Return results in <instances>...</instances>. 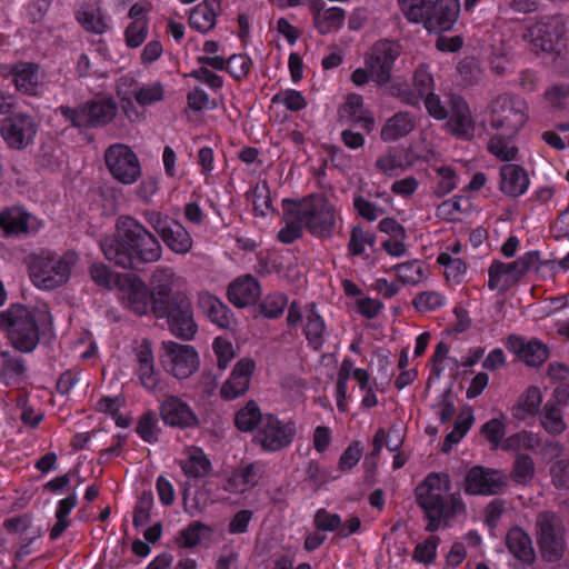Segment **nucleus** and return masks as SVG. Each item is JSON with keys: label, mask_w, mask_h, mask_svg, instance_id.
I'll use <instances>...</instances> for the list:
<instances>
[{"label": "nucleus", "mask_w": 569, "mask_h": 569, "mask_svg": "<svg viewBox=\"0 0 569 569\" xmlns=\"http://www.w3.org/2000/svg\"><path fill=\"white\" fill-rule=\"evenodd\" d=\"M100 249L106 259L130 270H140L162 257L158 238L130 216L118 218L114 233L100 241Z\"/></svg>", "instance_id": "1"}, {"label": "nucleus", "mask_w": 569, "mask_h": 569, "mask_svg": "<svg viewBox=\"0 0 569 569\" xmlns=\"http://www.w3.org/2000/svg\"><path fill=\"white\" fill-rule=\"evenodd\" d=\"M451 481L447 473H429L416 488L418 505L427 520L426 530L437 531L457 515L466 512L460 493H449Z\"/></svg>", "instance_id": "2"}, {"label": "nucleus", "mask_w": 569, "mask_h": 569, "mask_svg": "<svg viewBox=\"0 0 569 569\" xmlns=\"http://www.w3.org/2000/svg\"><path fill=\"white\" fill-rule=\"evenodd\" d=\"M282 210L301 220L315 238L329 239L336 232L338 212L325 193L312 192L300 199L284 198Z\"/></svg>", "instance_id": "3"}, {"label": "nucleus", "mask_w": 569, "mask_h": 569, "mask_svg": "<svg viewBox=\"0 0 569 569\" xmlns=\"http://www.w3.org/2000/svg\"><path fill=\"white\" fill-rule=\"evenodd\" d=\"M79 260L74 250H67L58 254L50 250H42L30 256L29 276L31 282L40 290L51 291L64 286Z\"/></svg>", "instance_id": "4"}, {"label": "nucleus", "mask_w": 569, "mask_h": 569, "mask_svg": "<svg viewBox=\"0 0 569 569\" xmlns=\"http://www.w3.org/2000/svg\"><path fill=\"white\" fill-rule=\"evenodd\" d=\"M0 329L14 349L32 352L39 345L40 330L34 313L23 305H11L0 312Z\"/></svg>", "instance_id": "5"}, {"label": "nucleus", "mask_w": 569, "mask_h": 569, "mask_svg": "<svg viewBox=\"0 0 569 569\" xmlns=\"http://www.w3.org/2000/svg\"><path fill=\"white\" fill-rule=\"evenodd\" d=\"M537 543L541 558L548 563L560 561L567 549L566 528L553 511H541L536 519Z\"/></svg>", "instance_id": "6"}, {"label": "nucleus", "mask_w": 569, "mask_h": 569, "mask_svg": "<svg viewBox=\"0 0 569 569\" xmlns=\"http://www.w3.org/2000/svg\"><path fill=\"white\" fill-rule=\"evenodd\" d=\"M366 68H357L351 73V82L363 87L370 80L381 87L391 80V40L377 41L365 58Z\"/></svg>", "instance_id": "7"}, {"label": "nucleus", "mask_w": 569, "mask_h": 569, "mask_svg": "<svg viewBox=\"0 0 569 569\" xmlns=\"http://www.w3.org/2000/svg\"><path fill=\"white\" fill-rule=\"evenodd\" d=\"M490 112V127L509 134H518L527 121L525 100L510 93L498 96L491 102Z\"/></svg>", "instance_id": "8"}, {"label": "nucleus", "mask_w": 569, "mask_h": 569, "mask_svg": "<svg viewBox=\"0 0 569 569\" xmlns=\"http://www.w3.org/2000/svg\"><path fill=\"white\" fill-rule=\"evenodd\" d=\"M58 110L74 128H98L112 121L118 108L113 100L108 99L90 100L79 108L62 104Z\"/></svg>", "instance_id": "9"}, {"label": "nucleus", "mask_w": 569, "mask_h": 569, "mask_svg": "<svg viewBox=\"0 0 569 569\" xmlns=\"http://www.w3.org/2000/svg\"><path fill=\"white\" fill-rule=\"evenodd\" d=\"M296 436L297 426L293 420H281L277 415L266 412L254 439L262 451L273 453L290 447Z\"/></svg>", "instance_id": "10"}, {"label": "nucleus", "mask_w": 569, "mask_h": 569, "mask_svg": "<svg viewBox=\"0 0 569 569\" xmlns=\"http://www.w3.org/2000/svg\"><path fill=\"white\" fill-rule=\"evenodd\" d=\"M153 315L159 319L166 318L170 332L181 340L190 341L198 332L192 303L183 293H177L171 305Z\"/></svg>", "instance_id": "11"}, {"label": "nucleus", "mask_w": 569, "mask_h": 569, "mask_svg": "<svg viewBox=\"0 0 569 569\" xmlns=\"http://www.w3.org/2000/svg\"><path fill=\"white\" fill-rule=\"evenodd\" d=\"M104 163L112 178L122 184H133L141 177L139 158L127 144L109 146L104 151Z\"/></svg>", "instance_id": "12"}, {"label": "nucleus", "mask_w": 569, "mask_h": 569, "mask_svg": "<svg viewBox=\"0 0 569 569\" xmlns=\"http://www.w3.org/2000/svg\"><path fill=\"white\" fill-rule=\"evenodd\" d=\"M38 128L39 123L33 116L16 112L2 120L0 134L10 149L23 150L33 143Z\"/></svg>", "instance_id": "13"}, {"label": "nucleus", "mask_w": 569, "mask_h": 569, "mask_svg": "<svg viewBox=\"0 0 569 569\" xmlns=\"http://www.w3.org/2000/svg\"><path fill=\"white\" fill-rule=\"evenodd\" d=\"M43 227V220L29 212L23 206H10L0 210V229L6 238L32 237Z\"/></svg>", "instance_id": "14"}, {"label": "nucleus", "mask_w": 569, "mask_h": 569, "mask_svg": "<svg viewBox=\"0 0 569 569\" xmlns=\"http://www.w3.org/2000/svg\"><path fill=\"white\" fill-rule=\"evenodd\" d=\"M163 365L177 379H186L198 370L199 355L194 347L176 341H163Z\"/></svg>", "instance_id": "15"}, {"label": "nucleus", "mask_w": 569, "mask_h": 569, "mask_svg": "<svg viewBox=\"0 0 569 569\" xmlns=\"http://www.w3.org/2000/svg\"><path fill=\"white\" fill-rule=\"evenodd\" d=\"M505 487V478L496 469L473 466L465 477V492L470 496H495L502 492Z\"/></svg>", "instance_id": "16"}, {"label": "nucleus", "mask_w": 569, "mask_h": 569, "mask_svg": "<svg viewBox=\"0 0 569 569\" xmlns=\"http://www.w3.org/2000/svg\"><path fill=\"white\" fill-rule=\"evenodd\" d=\"M563 34L565 26L560 19L549 17L527 28L523 37L537 49L543 52H552L556 50Z\"/></svg>", "instance_id": "17"}, {"label": "nucleus", "mask_w": 569, "mask_h": 569, "mask_svg": "<svg viewBox=\"0 0 569 569\" xmlns=\"http://www.w3.org/2000/svg\"><path fill=\"white\" fill-rule=\"evenodd\" d=\"M459 13V0H433L420 23H423L429 32H446L453 28Z\"/></svg>", "instance_id": "18"}, {"label": "nucleus", "mask_w": 569, "mask_h": 569, "mask_svg": "<svg viewBox=\"0 0 569 569\" xmlns=\"http://www.w3.org/2000/svg\"><path fill=\"white\" fill-rule=\"evenodd\" d=\"M159 416L162 422L171 428L183 430L199 425L196 412L178 396H168L160 402Z\"/></svg>", "instance_id": "19"}, {"label": "nucleus", "mask_w": 569, "mask_h": 569, "mask_svg": "<svg viewBox=\"0 0 569 569\" xmlns=\"http://www.w3.org/2000/svg\"><path fill=\"white\" fill-rule=\"evenodd\" d=\"M433 91L435 79L428 64L422 63L415 70L411 87L402 89L393 78V96L397 94L409 106L420 107L422 99L429 94L428 92Z\"/></svg>", "instance_id": "20"}, {"label": "nucleus", "mask_w": 569, "mask_h": 569, "mask_svg": "<svg viewBox=\"0 0 569 569\" xmlns=\"http://www.w3.org/2000/svg\"><path fill=\"white\" fill-rule=\"evenodd\" d=\"M256 362L251 358H242L234 365L229 378L220 388V397L224 401H232L243 396L250 387Z\"/></svg>", "instance_id": "21"}, {"label": "nucleus", "mask_w": 569, "mask_h": 569, "mask_svg": "<svg viewBox=\"0 0 569 569\" xmlns=\"http://www.w3.org/2000/svg\"><path fill=\"white\" fill-rule=\"evenodd\" d=\"M506 347L527 366L533 368L541 366L549 357L547 345L537 338L526 340L523 337L512 333L508 336Z\"/></svg>", "instance_id": "22"}, {"label": "nucleus", "mask_w": 569, "mask_h": 569, "mask_svg": "<svg viewBox=\"0 0 569 569\" xmlns=\"http://www.w3.org/2000/svg\"><path fill=\"white\" fill-rule=\"evenodd\" d=\"M447 119V127L452 136L459 139L473 137L475 122L469 104L461 96H449V117Z\"/></svg>", "instance_id": "23"}, {"label": "nucleus", "mask_w": 569, "mask_h": 569, "mask_svg": "<svg viewBox=\"0 0 569 569\" xmlns=\"http://www.w3.org/2000/svg\"><path fill=\"white\" fill-rule=\"evenodd\" d=\"M323 0H312L310 2V13L312 23L317 32L327 36L331 32L339 31L346 21V11L340 7L326 8Z\"/></svg>", "instance_id": "24"}, {"label": "nucleus", "mask_w": 569, "mask_h": 569, "mask_svg": "<svg viewBox=\"0 0 569 569\" xmlns=\"http://www.w3.org/2000/svg\"><path fill=\"white\" fill-rule=\"evenodd\" d=\"M174 272L171 268H157L150 279V291L153 297V313L163 311L171 305L178 292H173Z\"/></svg>", "instance_id": "25"}, {"label": "nucleus", "mask_w": 569, "mask_h": 569, "mask_svg": "<svg viewBox=\"0 0 569 569\" xmlns=\"http://www.w3.org/2000/svg\"><path fill=\"white\" fill-rule=\"evenodd\" d=\"M227 296L234 307L244 308L259 300L261 287L252 274L240 276L229 283Z\"/></svg>", "instance_id": "26"}, {"label": "nucleus", "mask_w": 569, "mask_h": 569, "mask_svg": "<svg viewBox=\"0 0 569 569\" xmlns=\"http://www.w3.org/2000/svg\"><path fill=\"white\" fill-rule=\"evenodd\" d=\"M529 186V176L520 164L506 163L500 167L499 189L507 197H521L528 191Z\"/></svg>", "instance_id": "27"}, {"label": "nucleus", "mask_w": 569, "mask_h": 569, "mask_svg": "<svg viewBox=\"0 0 569 569\" xmlns=\"http://www.w3.org/2000/svg\"><path fill=\"white\" fill-rule=\"evenodd\" d=\"M11 76L17 91L31 97L42 92V78L39 66L34 62H20L11 69Z\"/></svg>", "instance_id": "28"}, {"label": "nucleus", "mask_w": 569, "mask_h": 569, "mask_svg": "<svg viewBox=\"0 0 569 569\" xmlns=\"http://www.w3.org/2000/svg\"><path fill=\"white\" fill-rule=\"evenodd\" d=\"M508 551L521 563L532 566L536 561V551L531 537L519 526L511 527L506 535Z\"/></svg>", "instance_id": "29"}, {"label": "nucleus", "mask_w": 569, "mask_h": 569, "mask_svg": "<svg viewBox=\"0 0 569 569\" xmlns=\"http://www.w3.org/2000/svg\"><path fill=\"white\" fill-rule=\"evenodd\" d=\"M261 478V473L256 463H248L231 472L224 479L221 488L229 493L242 495L253 489Z\"/></svg>", "instance_id": "30"}, {"label": "nucleus", "mask_w": 569, "mask_h": 569, "mask_svg": "<svg viewBox=\"0 0 569 569\" xmlns=\"http://www.w3.org/2000/svg\"><path fill=\"white\" fill-rule=\"evenodd\" d=\"M136 356L138 361L137 375L141 386L149 391L154 390L159 385L160 373L154 368L153 352L148 340L142 341L136 351Z\"/></svg>", "instance_id": "31"}, {"label": "nucleus", "mask_w": 569, "mask_h": 569, "mask_svg": "<svg viewBox=\"0 0 569 569\" xmlns=\"http://www.w3.org/2000/svg\"><path fill=\"white\" fill-rule=\"evenodd\" d=\"M306 323L303 326V335L309 348L320 351L325 345L327 336V325L323 317L319 313L315 302L306 306Z\"/></svg>", "instance_id": "32"}, {"label": "nucleus", "mask_w": 569, "mask_h": 569, "mask_svg": "<svg viewBox=\"0 0 569 569\" xmlns=\"http://www.w3.org/2000/svg\"><path fill=\"white\" fill-rule=\"evenodd\" d=\"M159 237L166 247L176 254L184 256L191 251L193 246L190 232L177 219H172Z\"/></svg>", "instance_id": "33"}, {"label": "nucleus", "mask_w": 569, "mask_h": 569, "mask_svg": "<svg viewBox=\"0 0 569 569\" xmlns=\"http://www.w3.org/2000/svg\"><path fill=\"white\" fill-rule=\"evenodd\" d=\"M199 306L210 322L220 329L230 328L234 321L231 309L209 292L199 296Z\"/></svg>", "instance_id": "34"}, {"label": "nucleus", "mask_w": 569, "mask_h": 569, "mask_svg": "<svg viewBox=\"0 0 569 569\" xmlns=\"http://www.w3.org/2000/svg\"><path fill=\"white\" fill-rule=\"evenodd\" d=\"M74 18L83 30L90 33L103 34L110 28L109 18L99 7L90 3L81 4L74 11Z\"/></svg>", "instance_id": "35"}, {"label": "nucleus", "mask_w": 569, "mask_h": 569, "mask_svg": "<svg viewBox=\"0 0 569 569\" xmlns=\"http://www.w3.org/2000/svg\"><path fill=\"white\" fill-rule=\"evenodd\" d=\"M128 307L134 313L143 316L153 313V297L149 286L141 279L130 281L127 292Z\"/></svg>", "instance_id": "36"}, {"label": "nucleus", "mask_w": 569, "mask_h": 569, "mask_svg": "<svg viewBox=\"0 0 569 569\" xmlns=\"http://www.w3.org/2000/svg\"><path fill=\"white\" fill-rule=\"evenodd\" d=\"M263 413L256 400H249L234 413V427L241 432L259 431L264 420Z\"/></svg>", "instance_id": "37"}, {"label": "nucleus", "mask_w": 569, "mask_h": 569, "mask_svg": "<svg viewBox=\"0 0 569 569\" xmlns=\"http://www.w3.org/2000/svg\"><path fill=\"white\" fill-rule=\"evenodd\" d=\"M78 505V496L72 491L66 498L59 500L56 506L54 517L56 523L49 530V538L52 541L58 540L64 531L70 527L71 520L69 516Z\"/></svg>", "instance_id": "38"}, {"label": "nucleus", "mask_w": 569, "mask_h": 569, "mask_svg": "<svg viewBox=\"0 0 569 569\" xmlns=\"http://www.w3.org/2000/svg\"><path fill=\"white\" fill-rule=\"evenodd\" d=\"M218 12L208 0H203L190 10L188 23L193 30L206 34L216 27Z\"/></svg>", "instance_id": "39"}, {"label": "nucleus", "mask_w": 569, "mask_h": 569, "mask_svg": "<svg viewBox=\"0 0 569 569\" xmlns=\"http://www.w3.org/2000/svg\"><path fill=\"white\" fill-rule=\"evenodd\" d=\"M516 136L505 131H496L488 141V151L500 161L516 160L519 152L518 147L513 143Z\"/></svg>", "instance_id": "40"}, {"label": "nucleus", "mask_w": 569, "mask_h": 569, "mask_svg": "<svg viewBox=\"0 0 569 569\" xmlns=\"http://www.w3.org/2000/svg\"><path fill=\"white\" fill-rule=\"evenodd\" d=\"M542 402L541 390L537 386H530L519 397L517 403L512 408V416L516 419L525 420L528 417H535Z\"/></svg>", "instance_id": "41"}, {"label": "nucleus", "mask_w": 569, "mask_h": 569, "mask_svg": "<svg viewBox=\"0 0 569 569\" xmlns=\"http://www.w3.org/2000/svg\"><path fill=\"white\" fill-rule=\"evenodd\" d=\"M180 468L188 478L200 479L212 469L210 459L201 448H196L186 460L180 461Z\"/></svg>", "instance_id": "42"}, {"label": "nucleus", "mask_w": 569, "mask_h": 569, "mask_svg": "<svg viewBox=\"0 0 569 569\" xmlns=\"http://www.w3.org/2000/svg\"><path fill=\"white\" fill-rule=\"evenodd\" d=\"M134 432L146 443H158L161 435V427L159 426L157 412L151 409L146 410L138 418Z\"/></svg>", "instance_id": "43"}, {"label": "nucleus", "mask_w": 569, "mask_h": 569, "mask_svg": "<svg viewBox=\"0 0 569 569\" xmlns=\"http://www.w3.org/2000/svg\"><path fill=\"white\" fill-rule=\"evenodd\" d=\"M541 252L530 250L518 257L515 261L505 262L509 270V276L518 283L529 271L538 270L541 266Z\"/></svg>", "instance_id": "44"}, {"label": "nucleus", "mask_w": 569, "mask_h": 569, "mask_svg": "<svg viewBox=\"0 0 569 569\" xmlns=\"http://www.w3.org/2000/svg\"><path fill=\"white\" fill-rule=\"evenodd\" d=\"M541 252L530 250L518 257L515 261L505 262L509 270V276L518 283L529 271L538 270L541 266Z\"/></svg>", "instance_id": "45"}, {"label": "nucleus", "mask_w": 569, "mask_h": 569, "mask_svg": "<svg viewBox=\"0 0 569 569\" xmlns=\"http://www.w3.org/2000/svg\"><path fill=\"white\" fill-rule=\"evenodd\" d=\"M541 252L530 250L518 257L515 261L505 262L509 270V276L518 283L529 271L538 270L541 266Z\"/></svg>", "instance_id": "46"}, {"label": "nucleus", "mask_w": 569, "mask_h": 569, "mask_svg": "<svg viewBox=\"0 0 569 569\" xmlns=\"http://www.w3.org/2000/svg\"><path fill=\"white\" fill-rule=\"evenodd\" d=\"M393 276L397 280H393V295L399 290L398 282L402 284H416L419 283L423 278L422 261L418 259L409 260L406 262L393 266Z\"/></svg>", "instance_id": "47"}, {"label": "nucleus", "mask_w": 569, "mask_h": 569, "mask_svg": "<svg viewBox=\"0 0 569 569\" xmlns=\"http://www.w3.org/2000/svg\"><path fill=\"white\" fill-rule=\"evenodd\" d=\"M516 281L509 276V270L505 262L493 259L488 268V282L487 287L490 291H508Z\"/></svg>", "instance_id": "48"}, {"label": "nucleus", "mask_w": 569, "mask_h": 569, "mask_svg": "<svg viewBox=\"0 0 569 569\" xmlns=\"http://www.w3.org/2000/svg\"><path fill=\"white\" fill-rule=\"evenodd\" d=\"M540 425L547 433L553 437L561 435L567 429L562 409L546 402L540 413Z\"/></svg>", "instance_id": "49"}, {"label": "nucleus", "mask_w": 569, "mask_h": 569, "mask_svg": "<svg viewBox=\"0 0 569 569\" xmlns=\"http://www.w3.org/2000/svg\"><path fill=\"white\" fill-rule=\"evenodd\" d=\"M437 263L445 267L446 278L455 283H461L467 274V263L460 258H452L448 252L437 257Z\"/></svg>", "instance_id": "50"}, {"label": "nucleus", "mask_w": 569, "mask_h": 569, "mask_svg": "<svg viewBox=\"0 0 569 569\" xmlns=\"http://www.w3.org/2000/svg\"><path fill=\"white\" fill-rule=\"evenodd\" d=\"M202 532H211L210 526L200 521H192L179 531L176 542L180 548H194L200 543Z\"/></svg>", "instance_id": "51"}, {"label": "nucleus", "mask_w": 569, "mask_h": 569, "mask_svg": "<svg viewBox=\"0 0 569 569\" xmlns=\"http://www.w3.org/2000/svg\"><path fill=\"white\" fill-rule=\"evenodd\" d=\"M535 477V462L528 453L517 455L510 478L518 485H527Z\"/></svg>", "instance_id": "52"}, {"label": "nucleus", "mask_w": 569, "mask_h": 569, "mask_svg": "<svg viewBox=\"0 0 569 569\" xmlns=\"http://www.w3.org/2000/svg\"><path fill=\"white\" fill-rule=\"evenodd\" d=\"M288 306V296L282 292L267 295L259 305L260 313L268 319H278Z\"/></svg>", "instance_id": "53"}, {"label": "nucleus", "mask_w": 569, "mask_h": 569, "mask_svg": "<svg viewBox=\"0 0 569 569\" xmlns=\"http://www.w3.org/2000/svg\"><path fill=\"white\" fill-rule=\"evenodd\" d=\"M284 226L278 231L277 240L283 244H291L303 236L306 229L302 221L283 212Z\"/></svg>", "instance_id": "54"}, {"label": "nucleus", "mask_w": 569, "mask_h": 569, "mask_svg": "<svg viewBox=\"0 0 569 569\" xmlns=\"http://www.w3.org/2000/svg\"><path fill=\"white\" fill-rule=\"evenodd\" d=\"M133 97L140 107H150L163 100L164 87L159 81H156L149 86H141L133 91Z\"/></svg>", "instance_id": "55"}, {"label": "nucleus", "mask_w": 569, "mask_h": 569, "mask_svg": "<svg viewBox=\"0 0 569 569\" xmlns=\"http://www.w3.org/2000/svg\"><path fill=\"white\" fill-rule=\"evenodd\" d=\"M473 423V416L469 413L466 417L459 416L453 425V429L445 437L441 450L449 452L453 445L458 443L470 430Z\"/></svg>", "instance_id": "56"}, {"label": "nucleus", "mask_w": 569, "mask_h": 569, "mask_svg": "<svg viewBox=\"0 0 569 569\" xmlns=\"http://www.w3.org/2000/svg\"><path fill=\"white\" fill-rule=\"evenodd\" d=\"M271 102L274 104H283L291 112L301 111L307 107L305 96L301 91L296 89H286L276 93L271 98Z\"/></svg>", "instance_id": "57"}, {"label": "nucleus", "mask_w": 569, "mask_h": 569, "mask_svg": "<svg viewBox=\"0 0 569 569\" xmlns=\"http://www.w3.org/2000/svg\"><path fill=\"white\" fill-rule=\"evenodd\" d=\"M433 0H398L399 7L408 21L420 23Z\"/></svg>", "instance_id": "58"}, {"label": "nucleus", "mask_w": 569, "mask_h": 569, "mask_svg": "<svg viewBox=\"0 0 569 569\" xmlns=\"http://www.w3.org/2000/svg\"><path fill=\"white\" fill-rule=\"evenodd\" d=\"M447 299L438 291H425L415 296L412 305L420 312L433 311L445 306Z\"/></svg>", "instance_id": "59"}, {"label": "nucleus", "mask_w": 569, "mask_h": 569, "mask_svg": "<svg viewBox=\"0 0 569 569\" xmlns=\"http://www.w3.org/2000/svg\"><path fill=\"white\" fill-rule=\"evenodd\" d=\"M148 32V22H130L123 32L126 46L131 49L139 48L146 41Z\"/></svg>", "instance_id": "60"}, {"label": "nucleus", "mask_w": 569, "mask_h": 569, "mask_svg": "<svg viewBox=\"0 0 569 569\" xmlns=\"http://www.w3.org/2000/svg\"><path fill=\"white\" fill-rule=\"evenodd\" d=\"M428 93L421 101L428 114L436 120H446L449 117V100L443 102L435 91Z\"/></svg>", "instance_id": "61"}, {"label": "nucleus", "mask_w": 569, "mask_h": 569, "mask_svg": "<svg viewBox=\"0 0 569 569\" xmlns=\"http://www.w3.org/2000/svg\"><path fill=\"white\" fill-rule=\"evenodd\" d=\"M252 60L248 54H232L228 58L227 72L234 80H242L248 76Z\"/></svg>", "instance_id": "62"}, {"label": "nucleus", "mask_w": 569, "mask_h": 569, "mask_svg": "<svg viewBox=\"0 0 569 569\" xmlns=\"http://www.w3.org/2000/svg\"><path fill=\"white\" fill-rule=\"evenodd\" d=\"M437 174L440 177L438 181L435 193L438 198H442L449 194L453 189H456V171L448 166H441L436 169Z\"/></svg>", "instance_id": "63"}, {"label": "nucleus", "mask_w": 569, "mask_h": 569, "mask_svg": "<svg viewBox=\"0 0 569 569\" xmlns=\"http://www.w3.org/2000/svg\"><path fill=\"white\" fill-rule=\"evenodd\" d=\"M550 475L557 489H569V458L555 461L550 467Z\"/></svg>", "instance_id": "64"}]
</instances>
